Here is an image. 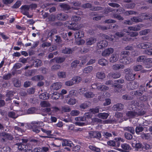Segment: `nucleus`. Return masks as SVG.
Instances as JSON below:
<instances>
[{
	"mask_svg": "<svg viewBox=\"0 0 152 152\" xmlns=\"http://www.w3.org/2000/svg\"><path fill=\"white\" fill-rule=\"evenodd\" d=\"M34 72V70H28L25 72V75L27 76H30L32 75Z\"/></svg>",
	"mask_w": 152,
	"mask_h": 152,
	"instance_id": "56",
	"label": "nucleus"
},
{
	"mask_svg": "<svg viewBox=\"0 0 152 152\" xmlns=\"http://www.w3.org/2000/svg\"><path fill=\"white\" fill-rule=\"evenodd\" d=\"M143 63L146 65H149L151 63L152 64V59L146 58Z\"/></svg>",
	"mask_w": 152,
	"mask_h": 152,
	"instance_id": "53",
	"label": "nucleus"
},
{
	"mask_svg": "<svg viewBox=\"0 0 152 152\" xmlns=\"http://www.w3.org/2000/svg\"><path fill=\"white\" fill-rule=\"evenodd\" d=\"M98 64L102 66H105L108 62L104 58H101L98 61Z\"/></svg>",
	"mask_w": 152,
	"mask_h": 152,
	"instance_id": "32",
	"label": "nucleus"
},
{
	"mask_svg": "<svg viewBox=\"0 0 152 152\" xmlns=\"http://www.w3.org/2000/svg\"><path fill=\"white\" fill-rule=\"evenodd\" d=\"M40 77H42L43 79V77L42 76L38 75L33 77L31 79L32 80L39 81L40 80Z\"/></svg>",
	"mask_w": 152,
	"mask_h": 152,
	"instance_id": "61",
	"label": "nucleus"
},
{
	"mask_svg": "<svg viewBox=\"0 0 152 152\" xmlns=\"http://www.w3.org/2000/svg\"><path fill=\"white\" fill-rule=\"evenodd\" d=\"M72 144H73V143L71 141L68 140L66 139L64 140L62 143V145L63 146H67L70 147L72 146Z\"/></svg>",
	"mask_w": 152,
	"mask_h": 152,
	"instance_id": "28",
	"label": "nucleus"
},
{
	"mask_svg": "<svg viewBox=\"0 0 152 152\" xmlns=\"http://www.w3.org/2000/svg\"><path fill=\"white\" fill-rule=\"evenodd\" d=\"M124 67V66L123 64H116L113 66V69L114 70H118L120 69H123Z\"/></svg>",
	"mask_w": 152,
	"mask_h": 152,
	"instance_id": "31",
	"label": "nucleus"
},
{
	"mask_svg": "<svg viewBox=\"0 0 152 152\" xmlns=\"http://www.w3.org/2000/svg\"><path fill=\"white\" fill-rule=\"evenodd\" d=\"M114 51L113 49L111 48H109L105 50L102 53V55L104 56H107L111 53H113Z\"/></svg>",
	"mask_w": 152,
	"mask_h": 152,
	"instance_id": "15",
	"label": "nucleus"
},
{
	"mask_svg": "<svg viewBox=\"0 0 152 152\" xmlns=\"http://www.w3.org/2000/svg\"><path fill=\"white\" fill-rule=\"evenodd\" d=\"M68 18V15L64 13H58L56 17V18L57 20L62 21L66 20Z\"/></svg>",
	"mask_w": 152,
	"mask_h": 152,
	"instance_id": "8",
	"label": "nucleus"
},
{
	"mask_svg": "<svg viewBox=\"0 0 152 152\" xmlns=\"http://www.w3.org/2000/svg\"><path fill=\"white\" fill-rule=\"evenodd\" d=\"M139 17H140V19H141L142 20V21L143 20H150V15L149 14L148 15L145 14V13H142L140 14L139 15Z\"/></svg>",
	"mask_w": 152,
	"mask_h": 152,
	"instance_id": "19",
	"label": "nucleus"
},
{
	"mask_svg": "<svg viewBox=\"0 0 152 152\" xmlns=\"http://www.w3.org/2000/svg\"><path fill=\"white\" fill-rule=\"evenodd\" d=\"M20 8L24 11H28L30 9V6L28 5H25L22 6Z\"/></svg>",
	"mask_w": 152,
	"mask_h": 152,
	"instance_id": "62",
	"label": "nucleus"
},
{
	"mask_svg": "<svg viewBox=\"0 0 152 152\" xmlns=\"http://www.w3.org/2000/svg\"><path fill=\"white\" fill-rule=\"evenodd\" d=\"M113 16L114 18H116L118 20H123L124 19V18L121 15L117 14H114Z\"/></svg>",
	"mask_w": 152,
	"mask_h": 152,
	"instance_id": "63",
	"label": "nucleus"
},
{
	"mask_svg": "<svg viewBox=\"0 0 152 152\" xmlns=\"http://www.w3.org/2000/svg\"><path fill=\"white\" fill-rule=\"evenodd\" d=\"M145 87L142 85H141L139 86V90L136 91H132L130 92L131 94L134 97H138L141 96L143 92L145 91Z\"/></svg>",
	"mask_w": 152,
	"mask_h": 152,
	"instance_id": "3",
	"label": "nucleus"
},
{
	"mask_svg": "<svg viewBox=\"0 0 152 152\" xmlns=\"http://www.w3.org/2000/svg\"><path fill=\"white\" fill-rule=\"evenodd\" d=\"M93 67L91 66H87L84 68L83 72L85 73H89L91 72L93 70Z\"/></svg>",
	"mask_w": 152,
	"mask_h": 152,
	"instance_id": "39",
	"label": "nucleus"
},
{
	"mask_svg": "<svg viewBox=\"0 0 152 152\" xmlns=\"http://www.w3.org/2000/svg\"><path fill=\"white\" fill-rule=\"evenodd\" d=\"M18 146V148L20 151H24L27 149L29 148L28 147L29 144H27V145L23 144L22 143H18L15 144Z\"/></svg>",
	"mask_w": 152,
	"mask_h": 152,
	"instance_id": "10",
	"label": "nucleus"
},
{
	"mask_svg": "<svg viewBox=\"0 0 152 152\" xmlns=\"http://www.w3.org/2000/svg\"><path fill=\"white\" fill-rule=\"evenodd\" d=\"M144 49H146L151 47L152 46V43L149 42H143Z\"/></svg>",
	"mask_w": 152,
	"mask_h": 152,
	"instance_id": "50",
	"label": "nucleus"
},
{
	"mask_svg": "<svg viewBox=\"0 0 152 152\" xmlns=\"http://www.w3.org/2000/svg\"><path fill=\"white\" fill-rule=\"evenodd\" d=\"M150 31V29H145L140 31L139 32V34L140 35H146Z\"/></svg>",
	"mask_w": 152,
	"mask_h": 152,
	"instance_id": "47",
	"label": "nucleus"
},
{
	"mask_svg": "<svg viewBox=\"0 0 152 152\" xmlns=\"http://www.w3.org/2000/svg\"><path fill=\"white\" fill-rule=\"evenodd\" d=\"M41 129L42 132L46 134L47 135L50 136L51 135V133H52V131L51 130H48L42 128H41Z\"/></svg>",
	"mask_w": 152,
	"mask_h": 152,
	"instance_id": "57",
	"label": "nucleus"
},
{
	"mask_svg": "<svg viewBox=\"0 0 152 152\" xmlns=\"http://www.w3.org/2000/svg\"><path fill=\"white\" fill-rule=\"evenodd\" d=\"M109 115V114L107 113H100L97 115V116L100 118L103 119H106Z\"/></svg>",
	"mask_w": 152,
	"mask_h": 152,
	"instance_id": "30",
	"label": "nucleus"
},
{
	"mask_svg": "<svg viewBox=\"0 0 152 152\" xmlns=\"http://www.w3.org/2000/svg\"><path fill=\"white\" fill-rule=\"evenodd\" d=\"M60 6L61 7L65 9L66 10H68L70 9V7L69 5L66 4H62L60 5Z\"/></svg>",
	"mask_w": 152,
	"mask_h": 152,
	"instance_id": "64",
	"label": "nucleus"
},
{
	"mask_svg": "<svg viewBox=\"0 0 152 152\" xmlns=\"http://www.w3.org/2000/svg\"><path fill=\"white\" fill-rule=\"evenodd\" d=\"M67 103L70 105H74L76 103V99L73 98H70L68 101Z\"/></svg>",
	"mask_w": 152,
	"mask_h": 152,
	"instance_id": "58",
	"label": "nucleus"
},
{
	"mask_svg": "<svg viewBox=\"0 0 152 152\" xmlns=\"http://www.w3.org/2000/svg\"><path fill=\"white\" fill-rule=\"evenodd\" d=\"M114 140H110L107 142V144L110 146L119 147L120 145L121 142L123 141V139L121 137H115Z\"/></svg>",
	"mask_w": 152,
	"mask_h": 152,
	"instance_id": "4",
	"label": "nucleus"
},
{
	"mask_svg": "<svg viewBox=\"0 0 152 152\" xmlns=\"http://www.w3.org/2000/svg\"><path fill=\"white\" fill-rule=\"evenodd\" d=\"M99 107L97 106L94 108H91L89 110V111L92 114H96L99 112Z\"/></svg>",
	"mask_w": 152,
	"mask_h": 152,
	"instance_id": "34",
	"label": "nucleus"
},
{
	"mask_svg": "<svg viewBox=\"0 0 152 152\" xmlns=\"http://www.w3.org/2000/svg\"><path fill=\"white\" fill-rule=\"evenodd\" d=\"M62 85L61 83L56 82L52 84L50 88L53 90H57L60 88Z\"/></svg>",
	"mask_w": 152,
	"mask_h": 152,
	"instance_id": "14",
	"label": "nucleus"
},
{
	"mask_svg": "<svg viewBox=\"0 0 152 152\" xmlns=\"http://www.w3.org/2000/svg\"><path fill=\"white\" fill-rule=\"evenodd\" d=\"M96 77L99 79L102 80L105 78V75L103 72H100L96 73Z\"/></svg>",
	"mask_w": 152,
	"mask_h": 152,
	"instance_id": "33",
	"label": "nucleus"
},
{
	"mask_svg": "<svg viewBox=\"0 0 152 152\" xmlns=\"http://www.w3.org/2000/svg\"><path fill=\"white\" fill-rule=\"evenodd\" d=\"M51 97L52 99L56 100L59 98L60 94L56 92H54L51 95Z\"/></svg>",
	"mask_w": 152,
	"mask_h": 152,
	"instance_id": "36",
	"label": "nucleus"
},
{
	"mask_svg": "<svg viewBox=\"0 0 152 152\" xmlns=\"http://www.w3.org/2000/svg\"><path fill=\"white\" fill-rule=\"evenodd\" d=\"M58 75L60 78H65L66 77V73L64 72H60L58 73Z\"/></svg>",
	"mask_w": 152,
	"mask_h": 152,
	"instance_id": "52",
	"label": "nucleus"
},
{
	"mask_svg": "<svg viewBox=\"0 0 152 152\" xmlns=\"http://www.w3.org/2000/svg\"><path fill=\"white\" fill-rule=\"evenodd\" d=\"M1 136L3 137L2 138L4 141H7L8 140H11L13 139L12 135L11 134L5 132H3L1 134Z\"/></svg>",
	"mask_w": 152,
	"mask_h": 152,
	"instance_id": "7",
	"label": "nucleus"
},
{
	"mask_svg": "<svg viewBox=\"0 0 152 152\" xmlns=\"http://www.w3.org/2000/svg\"><path fill=\"white\" fill-rule=\"evenodd\" d=\"M21 4L20 1H17L12 7V8L17 9L18 8Z\"/></svg>",
	"mask_w": 152,
	"mask_h": 152,
	"instance_id": "55",
	"label": "nucleus"
},
{
	"mask_svg": "<svg viewBox=\"0 0 152 152\" xmlns=\"http://www.w3.org/2000/svg\"><path fill=\"white\" fill-rule=\"evenodd\" d=\"M130 89L133 90L137 88L138 87V83L136 82H130L129 83Z\"/></svg>",
	"mask_w": 152,
	"mask_h": 152,
	"instance_id": "21",
	"label": "nucleus"
},
{
	"mask_svg": "<svg viewBox=\"0 0 152 152\" xmlns=\"http://www.w3.org/2000/svg\"><path fill=\"white\" fill-rule=\"evenodd\" d=\"M81 19V18L78 16H73L71 18V20L74 22L70 21L69 23V25L68 26V28L70 29L74 30H76V27L77 22L80 21Z\"/></svg>",
	"mask_w": 152,
	"mask_h": 152,
	"instance_id": "2",
	"label": "nucleus"
},
{
	"mask_svg": "<svg viewBox=\"0 0 152 152\" xmlns=\"http://www.w3.org/2000/svg\"><path fill=\"white\" fill-rule=\"evenodd\" d=\"M32 131L36 133H39L40 132L39 126L37 125H33L32 126Z\"/></svg>",
	"mask_w": 152,
	"mask_h": 152,
	"instance_id": "37",
	"label": "nucleus"
},
{
	"mask_svg": "<svg viewBox=\"0 0 152 152\" xmlns=\"http://www.w3.org/2000/svg\"><path fill=\"white\" fill-rule=\"evenodd\" d=\"M96 41L95 38L91 37L86 40V44L88 45H91L94 44Z\"/></svg>",
	"mask_w": 152,
	"mask_h": 152,
	"instance_id": "29",
	"label": "nucleus"
},
{
	"mask_svg": "<svg viewBox=\"0 0 152 152\" xmlns=\"http://www.w3.org/2000/svg\"><path fill=\"white\" fill-rule=\"evenodd\" d=\"M120 62L124 64H127L130 63L129 58L128 56H123L119 60Z\"/></svg>",
	"mask_w": 152,
	"mask_h": 152,
	"instance_id": "16",
	"label": "nucleus"
},
{
	"mask_svg": "<svg viewBox=\"0 0 152 152\" xmlns=\"http://www.w3.org/2000/svg\"><path fill=\"white\" fill-rule=\"evenodd\" d=\"M145 58L146 56H140L137 57V61L138 62H143V63Z\"/></svg>",
	"mask_w": 152,
	"mask_h": 152,
	"instance_id": "54",
	"label": "nucleus"
},
{
	"mask_svg": "<svg viewBox=\"0 0 152 152\" xmlns=\"http://www.w3.org/2000/svg\"><path fill=\"white\" fill-rule=\"evenodd\" d=\"M135 74H133L131 72H129L128 73L126 74L125 78L127 80H133L135 79Z\"/></svg>",
	"mask_w": 152,
	"mask_h": 152,
	"instance_id": "18",
	"label": "nucleus"
},
{
	"mask_svg": "<svg viewBox=\"0 0 152 152\" xmlns=\"http://www.w3.org/2000/svg\"><path fill=\"white\" fill-rule=\"evenodd\" d=\"M124 107V105L121 103H118L114 105L113 107V109L116 111L122 110Z\"/></svg>",
	"mask_w": 152,
	"mask_h": 152,
	"instance_id": "17",
	"label": "nucleus"
},
{
	"mask_svg": "<svg viewBox=\"0 0 152 152\" xmlns=\"http://www.w3.org/2000/svg\"><path fill=\"white\" fill-rule=\"evenodd\" d=\"M94 94L91 92H86L84 93V96L87 98H91L94 97Z\"/></svg>",
	"mask_w": 152,
	"mask_h": 152,
	"instance_id": "40",
	"label": "nucleus"
},
{
	"mask_svg": "<svg viewBox=\"0 0 152 152\" xmlns=\"http://www.w3.org/2000/svg\"><path fill=\"white\" fill-rule=\"evenodd\" d=\"M97 88L98 90L102 91H106L109 89V88L107 86L104 85H100L97 86ZM102 94L103 95L102 97L107 96H109L110 95V94L109 93L104 91H102L101 92V94Z\"/></svg>",
	"mask_w": 152,
	"mask_h": 152,
	"instance_id": "6",
	"label": "nucleus"
},
{
	"mask_svg": "<svg viewBox=\"0 0 152 152\" xmlns=\"http://www.w3.org/2000/svg\"><path fill=\"white\" fill-rule=\"evenodd\" d=\"M84 35V32L81 30H77L75 33V37L76 39L81 38Z\"/></svg>",
	"mask_w": 152,
	"mask_h": 152,
	"instance_id": "13",
	"label": "nucleus"
},
{
	"mask_svg": "<svg viewBox=\"0 0 152 152\" xmlns=\"http://www.w3.org/2000/svg\"><path fill=\"white\" fill-rule=\"evenodd\" d=\"M125 138L128 140H131L133 138L132 135L127 132H126L124 134Z\"/></svg>",
	"mask_w": 152,
	"mask_h": 152,
	"instance_id": "51",
	"label": "nucleus"
},
{
	"mask_svg": "<svg viewBox=\"0 0 152 152\" xmlns=\"http://www.w3.org/2000/svg\"><path fill=\"white\" fill-rule=\"evenodd\" d=\"M39 97L40 99H48L49 97L47 95V93H43L40 94L39 96Z\"/></svg>",
	"mask_w": 152,
	"mask_h": 152,
	"instance_id": "48",
	"label": "nucleus"
},
{
	"mask_svg": "<svg viewBox=\"0 0 152 152\" xmlns=\"http://www.w3.org/2000/svg\"><path fill=\"white\" fill-rule=\"evenodd\" d=\"M89 148L90 150L94 152H99L100 151V149L99 148L96 147L93 145H89Z\"/></svg>",
	"mask_w": 152,
	"mask_h": 152,
	"instance_id": "45",
	"label": "nucleus"
},
{
	"mask_svg": "<svg viewBox=\"0 0 152 152\" xmlns=\"http://www.w3.org/2000/svg\"><path fill=\"white\" fill-rule=\"evenodd\" d=\"M109 75L110 77L114 79L118 78L120 77L121 75L120 73L118 72L115 73L111 72L109 73Z\"/></svg>",
	"mask_w": 152,
	"mask_h": 152,
	"instance_id": "26",
	"label": "nucleus"
},
{
	"mask_svg": "<svg viewBox=\"0 0 152 152\" xmlns=\"http://www.w3.org/2000/svg\"><path fill=\"white\" fill-rule=\"evenodd\" d=\"M80 63V61L79 60H75L71 63V67L72 68H76Z\"/></svg>",
	"mask_w": 152,
	"mask_h": 152,
	"instance_id": "41",
	"label": "nucleus"
},
{
	"mask_svg": "<svg viewBox=\"0 0 152 152\" xmlns=\"http://www.w3.org/2000/svg\"><path fill=\"white\" fill-rule=\"evenodd\" d=\"M126 33H129L130 36L132 37H137L138 35V33L136 32L132 31L130 32H129L128 31H127Z\"/></svg>",
	"mask_w": 152,
	"mask_h": 152,
	"instance_id": "60",
	"label": "nucleus"
},
{
	"mask_svg": "<svg viewBox=\"0 0 152 152\" xmlns=\"http://www.w3.org/2000/svg\"><path fill=\"white\" fill-rule=\"evenodd\" d=\"M135 104L136 111H129L125 112L126 116L129 118H132L139 115H142L145 113L142 109H140V104L138 102L136 101Z\"/></svg>",
	"mask_w": 152,
	"mask_h": 152,
	"instance_id": "1",
	"label": "nucleus"
},
{
	"mask_svg": "<svg viewBox=\"0 0 152 152\" xmlns=\"http://www.w3.org/2000/svg\"><path fill=\"white\" fill-rule=\"evenodd\" d=\"M65 60V58L64 57H56L51 60V62L55 61L57 63H61L64 62Z\"/></svg>",
	"mask_w": 152,
	"mask_h": 152,
	"instance_id": "12",
	"label": "nucleus"
},
{
	"mask_svg": "<svg viewBox=\"0 0 152 152\" xmlns=\"http://www.w3.org/2000/svg\"><path fill=\"white\" fill-rule=\"evenodd\" d=\"M37 109L35 107H31L28 108L27 110V113L28 114H33L34 113Z\"/></svg>",
	"mask_w": 152,
	"mask_h": 152,
	"instance_id": "35",
	"label": "nucleus"
},
{
	"mask_svg": "<svg viewBox=\"0 0 152 152\" xmlns=\"http://www.w3.org/2000/svg\"><path fill=\"white\" fill-rule=\"evenodd\" d=\"M33 62L34 66L36 67L41 66L42 64V61L38 59L35 58L33 59Z\"/></svg>",
	"mask_w": 152,
	"mask_h": 152,
	"instance_id": "25",
	"label": "nucleus"
},
{
	"mask_svg": "<svg viewBox=\"0 0 152 152\" xmlns=\"http://www.w3.org/2000/svg\"><path fill=\"white\" fill-rule=\"evenodd\" d=\"M141 27L140 25H135L129 27L128 29L130 31H138L140 30Z\"/></svg>",
	"mask_w": 152,
	"mask_h": 152,
	"instance_id": "27",
	"label": "nucleus"
},
{
	"mask_svg": "<svg viewBox=\"0 0 152 152\" xmlns=\"http://www.w3.org/2000/svg\"><path fill=\"white\" fill-rule=\"evenodd\" d=\"M121 147L123 151L128 152L131 149L130 145L127 143H123L121 145Z\"/></svg>",
	"mask_w": 152,
	"mask_h": 152,
	"instance_id": "20",
	"label": "nucleus"
},
{
	"mask_svg": "<svg viewBox=\"0 0 152 152\" xmlns=\"http://www.w3.org/2000/svg\"><path fill=\"white\" fill-rule=\"evenodd\" d=\"M73 81L74 82V84L79 83L81 80V78L80 77L76 76L73 77L72 78Z\"/></svg>",
	"mask_w": 152,
	"mask_h": 152,
	"instance_id": "49",
	"label": "nucleus"
},
{
	"mask_svg": "<svg viewBox=\"0 0 152 152\" xmlns=\"http://www.w3.org/2000/svg\"><path fill=\"white\" fill-rule=\"evenodd\" d=\"M144 130V128L140 126H137L136 127L135 132L136 134H140V133L142 132Z\"/></svg>",
	"mask_w": 152,
	"mask_h": 152,
	"instance_id": "44",
	"label": "nucleus"
},
{
	"mask_svg": "<svg viewBox=\"0 0 152 152\" xmlns=\"http://www.w3.org/2000/svg\"><path fill=\"white\" fill-rule=\"evenodd\" d=\"M119 56L116 53L113 54L110 58V62L111 63H114L118 59Z\"/></svg>",
	"mask_w": 152,
	"mask_h": 152,
	"instance_id": "23",
	"label": "nucleus"
},
{
	"mask_svg": "<svg viewBox=\"0 0 152 152\" xmlns=\"http://www.w3.org/2000/svg\"><path fill=\"white\" fill-rule=\"evenodd\" d=\"M101 36L103 39H105L110 41H112L113 40V39L112 38L110 37L108 35L103 34H101Z\"/></svg>",
	"mask_w": 152,
	"mask_h": 152,
	"instance_id": "46",
	"label": "nucleus"
},
{
	"mask_svg": "<svg viewBox=\"0 0 152 152\" xmlns=\"http://www.w3.org/2000/svg\"><path fill=\"white\" fill-rule=\"evenodd\" d=\"M80 113L79 111L77 110H72L71 113L70 115L72 116H76L78 115Z\"/></svg>",
	"mask_w": 152,
	"mask_h": 152,
	"instance_id": "59",
	"label": "nucleus"
},
{
	"mask_svg": "<svg viewBox=\"0 0 152 152\" xmlns=\"http://www.w3.org/2000/svg\"><path fill=\"white\" fill-rule=\"evenodd\" d=\"M108 45L107 42L105 40L100 41L97 44V46L99 49H101L107 46Z\"/></svg>",
	"mask_w": 152,
	"mask_h": 152,
	"instance_id": "11",
	"label": "nucleus"
},
{
	"mask_svg": "<svg viewBox=\"0 0 152 152\" xmlns=\"http://www.w3.org/2000/svg\"><path fill=\"white\" fill-rule=\"evenodd\" d=\"M89 136L91 138H96L100 140L101 137V133L97 131L92 132L89 133Z\"/></svg>",
	"mask_w": 152,
	"mask_h": 152,
	"instance_id": "9",
	"label": "nucleus"
},
{
	"mask_svg": "<svg viewBox=\"0 0 152 152\" xmlns=\"http://www.w3.org/2000/svg\"><path fill=\"white\" fill-rule=\"evenodd\" d=\"M124 130L129 131L130 133L132 134H134L135 133L134 129V128L132 127H126L124 128Z\"/></svg>",
	"mask_w": 152,
	"mask_h": 152,
	"instance_id": "43",
	"label": "nucleus"
},
{
	"mask_svg": "<svg viewBox=\"0 0 152 152\" xmlns=\"http://www.w3.org/2000/svg\"><path fill=\"white\" fill-rule=\"evenodd\" d=\"M130 19L132 22H133L137 23L140 22H142V20L141 19H140V17H139V16L137 17H132Z\"/></svg>",
	"mask_w": 152,
	"mask_h": 152,
	"instance_id": "38",
	"label": "nucleus"
},
{
	"mask_svg": "<svg viewBox=\"0 0 152 152\" xmlns=\"http://www.w3.org/2000/svg\"><path fill=\"white\" fill-rule=\"evenodd\" d=\"M82 7L84 8H90L91 10L94 11L102 10L104 9L103 7L101 6H93L91 4L89 3L83 4Z\"/></svg>",
	"mask_w": 152,
	"mask_h": 152,
	"instance_id": "5",
	"label": "nucleus"
},
{
	"mask_svg": "<svg viewBox=\"0 0 152 152\" xmlns=\"http://www.w3.org/2000/svg\"><path fill=\"white\" fill-rule=\"evenodd\" d=\"M132 146L137 151H140L142 149V145L140 143L136 142L135 143H132Z\"/></svg>",
	"mask_w": 152,
	"mask_h": 152,
	"instance_id": "22",
	"label": "nucleus"
},
{
	"mask_svg": "<svg viewBox=\"0 0 152 152\" xmlns=\"http://www.w3.org/2000/svg\"><path fill=\"white\" fill-rule=\"evenodd\" d=\"M62 53L65 54H70L72 53V51L71 48L66 47L62 50Z\"/></svg>",
	"mask_w": 152,
	"mask_h": 152,
	"instance_id": "42",
	"label": "nucleus"
},
{
	"mask_svg": "<svg viewBox=\"0 0 152 152\" xmlns=\"http://www.w3.org/2000/svg\"><path fill=\"white\" fill-rule=\"evenodd\" d=\"M61 145V143L59 142L57 143L56 141H54L50 144L51 147L53 150H56L58 149Z\"/></svg>",
	"mask_w": 152,
	"mask_h": 152,
	"instance_id": "24",
	"label": "nucleus"
}]
</instances>
